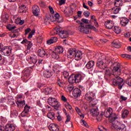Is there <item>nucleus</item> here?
Instances as JSON below:
<instances>
[{"label": "nucleus", "mask_w": 131, "mask_h": 131, "mask_svg": "<svg viewBox=\"0 0 131 131\" xmlns=\"http://www.w3.org/2000/svg\"><path fill=\"white\" fill-rule=\"evenodd\" d=\"M76 52V49L75 48H71L70 49L67 53V56L68 57L69 59H72V58H74L75 57V53Z\"/></svg>", "instance_id": "1a4fd4ad"}, {"label": "nucleus", "mask_w": 131, "mask_h": 131, "mask_svg": "<svg viewBox=\"0 0 131 131\" xmlns=\"http://www.w3.org/2000/svg\"><path fill=\"white\" fill-rule=\"evenodd\" d=\"M91 20L93 22H95L96 21H97V18H96V16H95V15H92L91 16Z\"/></svg>", "instance_id": "69168bd1"}, {"label": "nucleus", "mask_w": 131, "mask_h": 131, "mask_svg": "<svg viewBox=\"0 0 131 131\" xmlns=\"http://www.w3.org/2000/svg\"><path fill=\"white\" fill-rule=\"evenodd\" d=\"M16 104L18 107H23L25 105V101H16Z\"/></svg>", "instance_id": "4c0bfd02"}, {"label": "nucleus", "mask_w": 131, "mask_h": 131, "mask_svg": "<svg viewBox=\"0 0 131 131\" xmlns=\"http://www.w3.org/2000/svg\"><path fill=\"white\" fill-rule=\"evenodd\" d=\"M113 47H114V48H116L117 49H118L121 47V45L119 43H117L116 42H113L112 43Z\"/></svg>", "instance_id": "a19ab883"}, {"label": "nucleus", "mask_w": 131, "mask_h": 131, "mask_svg": "<svg viewBox=\"0 0 131 131\" xmlns=\"http://www.w3.org/2000/svg\"><path fill=\"white\" fill-rule=\"evenodd\" d=\"M39 5L41 8H45V7H46V3L43 1H40L39 2Z\"/></svg>", "instance_id": "3c124183"}, {"label": "nucleus", "mask_w": 131, "mask_h": 131, "mask_svg": "<svg viewBox=\"0 0 131 131\" xmlns=\"http://www.w3.org/2000/svg\"><path fill=\"white\" fill-rule=\"evenodd\" d=\"M16 129V126L14 124H7L5 126L6 131H14Z\"/></svg>", "instance_id": "f8f14e48"}, {"label": "nucleus", "mask_w": 131, "mask_h": 131, "mask_svg": "<svg viewBox=\"0 0 131 131\" xmlns=\"http://www.w3.org/2000/svg\"><path fill=\"white\" fill-rule=\"evenodd\" d=\"M90 29H92L94 31H97V29L94 26H92L91 25H85L83 23H81V26L78 27V30L82 33H85L88 34V33H90Z\"/></svg>", "instance_id": "20e7f679"}, {"label": "nucleus", "mask_w": 131, "mask_h": 131, "mask_svg": "<svg viewBox=\"0 0 131 131\" xmlns=\"http://www.w3.org/2000/svg\"><path fill=\"white\" fill-rule=\"evenodd\" d=\"M11 117H14L16 118L17 116H18V113L16 112V111H14L11 113Z\"/></svg>", "instance_id": "79ce46f5"}, {"label": "nucleus", "mask_w": 131, "mask_h": 131, "mask_svg": "<svg viewBox=\"0 0 131 131\" xmlns=\"http://www.w3.org/2000/svg\"><path fill=\"white\" fill-rule=\"evenodd\" d=\"M28 61L30 64H31V65H32L33 66H34L36 62H37V57H36V55H31L30 57V58L28 60Z\"/></svg>", "instance_id": "9b49d317"}, {"label": "nucleus", "mask_w": 131, "mask_h": 131, "mask_svg": "<svg viewBox=\"0 0 131 131\" xmlns=\"http://www.w3.org/2000/svg\"><path fill=\"white\" fill-rule=\"evenodd\" d=\"M54 18L55 19V20H54V22H57L58 23H61L62 22V20H59L60 19V15H59V13H56L54 15Z\"/></svg>", "instance_id": "e433bc0d"}, {"label": "nucleus", "mask_w": 131, "mask_h": 131, "mask_svg": "<svg viewBox=\"0 0 131 131\" xmlns=\"http://www.w3.org/2000/svg\"><path fill=\"white\" fill-rule=\"evenodd\" d=\"M2 20L6 23L8 20H9V15L7 14H3L2 16Z\"/></svg>", "instance_id": "f704fd0d"}, {"label": "nucleus", "mask_w": 131, "mask_h": 131, "mask_svg": "<svg viewBox=\"0 0 131 131\" xmlns=\"http://www.w3.org/2000/svg\"><path fill=\"white\" fill-rule=\"evenodd\" d=\"M7 29H9L10 31L14 30V29H16V27L14 25L9 24L7 26Z\"/></svg>", "instance_id": "ea45409f"}, {"label": "nucleus", "mask_w": 131, "mask_h": 131, "mask_svg": "<svg viewBox=\"0 0 131 131\" xmlns=\"http://www.w3.org/2000/svg\"><path fill=\"white\" fill-rule=\"evenodd\" d=\"M81 123L82 125H84V126H85V127H89V124H88V123H86L84 120H82V121H81Z\"/></svg>", "instance_id": "8fccbe9b"}, {"label": "nucleus", "mask_w": 131, "mask_h": 131, "mask_svg": "<svg viewBox=\"0 0 131 131\" xmlns=\"http://www.w3.org/2000/svg\"><path fill=\"white\" fill-rule=\"evenodd\" d=\"M61 68H62V67L58 64H55L53 66V70L54 71H56V72H59L61 71Z\"/></svg>", "instance_id": "bb28decb"}, {"label": "nucleus", "mask_w": 131, "mask_h": 131, "mask_svg": "<svg viewBox=\"0 0 131 131\" xmlns=\"http://www.w3.org/2000/svg\"><path fill=\"white\" fill-rule=\"evenodd\" d=\"M111 69L113 72V75L114 77L112 79V82L114 85H118V88L119 90H121L122 89V86L124 85V81H123V79L120 78L119 75H120V73H121V71L120 70V68L118 65V62H115L112 65V67H111Z\"/></svg>", "instance_id": "f257e3e1"}, {"label": "nucleus", "mask_w": 131, "mask_h": 131, "mask_svg": "<svg viewBox=\"0 0 131 131\" xmlns=\"http://www.w3.org/2000/svg\"><path fill=\"white\" fill-rule=\"evenodd\" d=\"M69 121H70V116H69V115H68L67 116V120L66 121V123H68V122H69Z\"/></svg>", "instance_id": "e2e57ef3"}, {"label": "nucleus", "mask_w": 131, "mask_h": 131, "mask_svg": "<svg viewBox=\"0 0 131 131\" xmlns=\"http://www.w3.org/2000/svg\"><path fill=\"white\" fill-rule=\"evenodd\" d=\"M75 77L76 78V83H78L81 81V79H83L81 74L75 75Z\"/></svg>", "instance_id": "b1692460"}, {"label": "nucleus", "mask_w": 131, "mask_h": 131, "mask_svg": "<svg viewBox=\"0 0 131 131\" xmlns=\"http://www.w3.org/2000/svg\"><path fill=\"white\" fill-rule=\"evenodd\" d=\"M104 115L107 118H109L110 122L113 123L115 119H117V116L115 113H113V110L110 107L105 110Z\"/></svg>", "instance_id": "7ed1b4c3"}, {"label": "nucleus", "mask_w": 131, "mask_h": 131, "mask_svg": "<svg viewBox=\"0 0 131 131\" xmlns=\"http://www.w3.org/2000/svg\"><path fill=\"white\" fill-rule=\"evenodd\" d=\"M62 75L64 76V78H67V77L69 76V73L67 71H65L62 73Z\"/></svg>", "instance_id": "de8ad7c7"}, {"label": "nucleus", "mask_w": 131, "mask_h": 131, "mask_svg": "<svg viewBox=\"0 0 131 131\" xmlns=\"http://www.w3.org/2000/svg\"><path fill=\"white\" fill-rule=\"evenodd\" d=\"M57 84L60 86V88H63V83L61 82V80L60 79H58L57 81Z\"/></svg>", "instance_id": "4d7b16f0"}, {"label": "nucleus", "mask_w": 131, "mask_h": 131, "mask_svg": "<svg viewBox=\"0 0 131 131\" xmlns=\"http://www.w3.org/2000/svg\"><path fill=\"white\" fill-rule=\"evenodd\" d=\"M48 8H49V11L51 14H54V13H55V11H54V9L53 8V7H52V6H49L48 7Z\"/></svg>", "instance_id": "13d9d810"}, {"label": "nucleus", "mask_w": 131, "mask_h": 131, "mask_svg": "<svg viewBox=\"0 0 131 131\" xmlns=\"http://www.w3.org/2000/svg\"><path fill=\"white\" fill-rule=\"evenodd\" d=\"M90 12L88 11H85L83 13V15L85 17H86V18H88V17H90Z\"/></svg>", "instance_id": "864d4df0"}, {"label": "nucleus", "mask_w": 131, "mask_h": 131, "mask_svg": "<svg viewBox=\"0 0 131 131\" xmlns=\"http://www.w3.org/2000/svg\"><path fill=\"white\" fill-rule=\"evenodd\" d=\"M129 112L127 110H124L122 111V118H125L127 117V115H128Z\"/></svg>", "instance_id": "72a5a7b5"}, {"label": "nucleus", "mask_w": 131, "mask_h": 131, "mask_svg": "<svg viewBox=\"0 0 131 131\" xmlns=\"http://www.w3.org/2000/svg\"><path fill=\"white\" fill-rule=\"evenodd\" d=\"M35 31L34 30H33L29 34V36L28 37V38L30 39L32 38L33 35L34 34V33Z\"/></svg>", "instance_id": "09e8293b"}, {"label": "nucleus", "mask_w": 131, "mask_h": 131, "mask_svg": "<svg viewBox=\"0 0 131 131\" xmlns=\"http://www.w3.org/2000/svg\"><path fill=\"white\" fill-rule=\"evenodd\" d=\"M48 103L50 106H52L56 110H58L61 106V103H60L55 98H49L48 99Z\"/></svg>", "instance_id": "423d86ee"}, {"label": "nucleus", "mask_w": 131, "mask_h": 131, "mask_svg": "<svg viewBox=\"0 0 131 131\" xmlns=\"http://www.w3.org/2000/svg\"><path fill=\"white\" fill-rule=\"evenodd\" d=\"M50 53L51 55V57L53 59L58 60L60 58V56H59V54L55 51L50 50Z\"/></svg>", "instance_id": "aec40b11"}, {"label": "nucleus", "mask_w": 131, "mask_h": 131, "mask_svg": "<svg viewBox=\"0 0 131 131\" xmlns=\"http://www.w3.org/2000/svg\"><path fill=\"white\" fill-rule=\"evenodd\" d=\"M81 91L78 88H75L73 91L74 97H78L81 95Z\"/></svg>", "instance_id": "6ab92c4d"}, {"label": "nucleus", "mask_w": 131, "mask_h": 131, "mask_svg": "<svg viewBox=\"0 0 131 131\" xmlns=\"http://www.w3.org/2000/svg\"><path fill=\"white\" fill-rule=\"evenodd\" d=\"M120 10H121V9L119 7L114 8L112 9V13H113L114 14H118Z\"/></svg>", "instance_id": "58836bf2"}, {"label": "nucleus", "mask_w": 131, "mask_h": 131, "mask_svg": "<svg viewBox=\"0 0 131 131\" xmlns=\"http://www.w3.org/2000/svg\"><path fill=\"white\" fill-rule=\"evenodd\" d=\"M114 31L115 33H117V34H119L120 32H121V29L119 26H116L114 28Z\"/></svg>", "instance_id": "c9c22d12"}, {"label": "nucleus", "mask_w": 131, "mask_h": 131, "mask_svg": "<svg viewBox=\"0 0 131 131\" xmlns=\"http://www.w3.org/2000/svg\"><path fill=\"white\" fill-rule=\"evenodd\" d=\"M12 52V48L11 46H6L3 48L1 54L4 56H10Z\"/></svg>", "instance_id": "6e6552de"}, {"label": "nucleus", "mask_w": 131, "mask_h": 131, "mask_svg": "<svg viewBox=\"0 0 131 131\" xmlns=\"http://www.w3.org/2000/svg\"><path fill=\"white\" fill-rule=\"evenodd\" d=\"M30 73H31V72H30V70H29V69H26L24 72L25 78H27V77H29Z\"/></svg>", "instance_id": "c756f323"}, {"label": "nucleus", "mask_w": 131, "mask_h": 131, "mask_svg": "<svg viewBox=\"0 0 131 131\" xmlns=\"http://www.w3.org/2000/svg\"><path fill=\"white\" fill-rule=\"evenodd\" d=\"M69 35V33L67 31H62L60 33L59 36L61 38H66V37H68Z\"/></svg>", "instance_id": "412c9836"}, {"label": "nucleus", "mask_w": 131, "mask_h": 131, "mask_svg": "<svg viewBox=\"0 0 131 131\" xmlns=\"http://www.w3.org/2000/svg\"><path fill=\"white\" fill-rule=\"evenodd\" d=\"M94 66H95V62H94V61H90L86 64V68L88 69H91V70H93Z\"/></svg>", "instance_id": "4be33fe9"}, {"label": "nucleus", "mask_w": 131, "mask_h": 131, "mask_svg": "<svg viewBox=\"0 0 131 131\" xmlns=\"http://www.w3.org/2000/svg\"><path fill=\"white\" fill-rule=\"evenodd\" d=\"M64 11L66 13H69L70 14H71L72 13V8H67L65 9Z\"/></svg>", "instance_id": "49530a36"}, {"label": "nucleus", "mask_w": 131, "mask_h": 131, "mask_svg": "<svg viewBox=\"0 0 131 131\" xmlns=\"http://www.w3.org/2000/svg\"><path fill=\"white\" fill-rule=\"evenodd\" d=\"M96 95L92 92H88L85 95V99L87 101H90L89 104L90 106H94L97 103L96 102V100L95 99V97Z\"/></svg>", "instance_id": "39448f33"}, {"label": "nucleus", "mask_w": 131, "mask_h": 131, "mask_svg": "<svg viewBox=\"0 0 131 131\" xmlns=\"http://www.w3.org/2000/svg\"><path fill=\"white\" fill-rule=\"evenodd\" d=\"M30 30H31L30 29V28H28L27 29L25 30V35H27V34L28 33H29V32H30Z\"/></svg>", "instance_id": "0e129e2a"}, {"label": "nucleus", "mask_w": 131, "mask_h": 131, "mask_svg": "<svg viewBox=\"0 0 131 131\" xmlns=\"http://www.w3.org/2000/svg\"><path fill=\"white\" fill-rule=\"evenodd\" d=\"M121 57H122V58H124L125 59H127L128 60L131 59V55L128 54H122Z\"/></svg>", "instance_id": "c03bdc74"}, {"label": "nucleus", "mask_w": 131, "mask_h": 131, "mask_svg": "<svg viewBox=\"0 0 131 131\" xmlns=\"http://www.w3.org/2000/svg\"><path fill=\"white\" fill-rule=\"evenodd\" d=\"M69 82L70 83H75L76 82V80L75 78V75H72L69 78Z\"/></svg>", "instance_id": "c85d7f7f"}, {"label": "nucleus", "mask_w": 131, "mask_h": 131, "mask_svg": "<svg viewBox=\"0 0 131 131\" xmlns=\"http://www.w3.org/2000/svg\"><path fill=\"white\" fill-rule=\"evenodd\" d=\"M32 12L34 16H38L40 12L39 7L37 5L33 6L32 8Z\"/></svg>", "instance_id": "ddd939ff"}, {"label": "nucleus", "mask_w": 131, "mask_h": 131, "mask_svg": "<svg viewBox=\"0 0 131 131\" xmlns=\"http://www.w3.org/2000/svg\"><path fill=\"white\" fill-rule=\"evenodd\" d=\"M47 117L51 120H54L55 119V113L54 112H49L47 114Z\"/></svg>", "instance_id": "473e14b6"}, {"label": "nucleus", "mask_w": 131, "mask_h": 131, "mask_svg": "<svg viewBox=\"0 0 131 131\" xmlns=\"http://www.w3.org/2000/svg\"><path fill=\"white\" fill-rule=\"evenodd\" d=\"M28 112H26V111H24L21 113V115L22 117H25V116H27L28 115Z\"/></svg>", "instance_id": "603ef678"}, {"label": "nucleus", "mask_w": 131, "mask_h": 131, "mask_svg": "<svg viewBox=\"0 0 131 131\" xmlns=\"http://www.w3.org/2000/svg\"><path fill=\"white\" fill-rule=\"evenodd\" d=\"M49 129L50 130L52 131H59L60 130V129L59 128V127L58 126V125L56 124L52 123L50 124L49 126Z\"/></svg>", "instance_id": "2eb2a0df"}, {"label": "nucleus", "mask_w": 131, "mask_h": 131, "mask_svg": "<svg viewBox=\"0 0 131 131\" xmlns=\"http://www.w3.org/2000/svg\"><path fill=\"white\" fill-rule=\"evenodd\" d=\"M126 83L128 86H131V77H128L126 80Z\"/></svg>", "instance_id": "a18cd8bd"}, {"label": "nucleus", "mask_w": 131, "mask_h": 131, "mask_svg": "<svg viewBox=\"0 0 131 131\" xmlns=\"http://www.w3.org/2000/svg\"><path fill=\"white\" fill-rule=\"evenodd\" d=\"M104 58H105V56H104V55H99V58L97 63V66L98 67V68L103 70L101 72H105V74L110 75V70L107 68V66L106 65H110V66H111V68H112V65H113V64H114L115 62H112L110 61V60L106 61V60L104 59Z\"/></svg>", "instance_id": "f03ea898"}, {"label": "nucleus", "mask_w": 131, "mask_h": 131, "mask_svg": "<svg viewBox=\"0 0 131 131\" xmlns=\"http://www.w3.org/2000/svg\"><path fill=\"white\" fill-rule=\"evenodd\" d=\"M90 114H91L92 116H98V115H99L98 108L94 107L90 110Z\"/></svg>", "instance_id": "dca6fc26"}, {"label": "nucleus", "mask_w": 131, "mask_h": 131, "mask_svg": "<svg viewBox=\"0 0 131 131\" xmlns=\"http://www.w3.org/2000/svg\"><path fill=\"white\" fill-rule=\"evenodd\" d=\"M58 40V38L57 37H52L50 39L48 40L47 41V45H52V43H54L55 42H56V41Z\"/></svg>", "instance_id": "393cba45"}, {"label": "nucleus", "mask_w": 131, "mask_h": 131, "mask_svg": "<svg viewBox=\"0 0 131 131\" xmlns=\"http://www.w3.org/2000/svg\"><path fill=\"white\" fill-rule=\"evenodd\" d=\"M75 110L78 114H81V111L78 107H75Z\"/></svg>", "instance_id": "680f3d73"}, {"label": "nucleus", "mask_w": 131, "mask_h": 131, "mask_svg": "<svg viewBox=\"0 0 131 131\" xmlns=\"http://www.w3.org/2000/svg\"><path fill=\"white\" fill-rule=\"evenodd\" d=\"M82 58V52L80 51H76L75 54V59L77 61H79Z\"/></svg>", "instance_id": "4468645a"}, {"label": "nucleus", "mask_w": 131, "mask_h": 131, "mask_svg": "<svg viewBox=\"0 0 131 131\" xmlns=\"http://www.w3.org/2000/svg\"><path fill=\"white\" fill-rule=\"evenodd\" d=\"M81 20L82 21V22H83V23H85V24H89L88 19H86L85 18H82Z\"/></svg>", "instance_id": "338daca9"}, {"label": "nucleus", "mask_w": 131, "mask_h": 131, "mask_svg": "<svg viewBox=\"0 0 131 131\" xmlns=\"http://www.w3.org/2000/svg\"><path fill=\"white\" fill-rule=\"evenodd\" d=\"M112 128L116 129L117 131H126V126L124 124H116L113 122L112 125Z\"/></svg>", "instance_id": "0eeeda50"}, {"label": "nucleus", "mask_w": 131, "mask_h": 131, "mask_svg": "<svg viewBox=\"0 0 131 131\" xmlns=\"http://www.w3.org/2000/svg\"><path fill=\"white\" fill-rule=\"evenodd\" d=\"M62 32V29L59 27H56L54 30L51 32V35H54L55 34H58L60 36V33Z\"/></svg>", "instance_id": "a211bd4d"}, {"label": "nucleus", "mask_w": 131, "mask_h": 131, "mask_svg": "<svg viewBox=\"0 0 131 131\" xmlns=\"http://www.w3.org/2000/svg\"><path fill=\"white\" fill-rule=\"evenodd\" d=\"M58 55H60V54H62L63 52H64V50H63V48L61 46H58L55 48V50H54Z\"/></svg>", "instance_id": "a878e982"}, {"label": "nucleus", "mask_w": 131, "mask_h": 131, "mask_svg": "<svg viewBox=\"0 0 131 131\" xmlns=\"http://www.w3.org/2000/svg\"><path fill=\"white\" fill-rule=\"evenodd\" d=\"M98 129L100 131H107V129H106V128H105V127H104L102 126H99Z\"/></svg>", "instance_id": "6e6d98bb"}, {"label": "nucleus", "mask_w": 131, "mask_h": 131, "mask_svg": "<svg viewBox=\"0 0 131 131\" xmlns=\"http://www.w3.org/2000/svg\"><path fill=\"white\" fill-rule=\"evenodd\" d=\"M44 77H46V78H49L53 75V73L52 72H50L48 70H46L43 73Z\"/></svg>", "instance_id": "5701e85b"}, {"label": "nucleus", "mask_w": 131, "mask_h": 131, "mask_svg": "<svg viewBox=\"0 0 131 131\" xmlns=\"http://www.w3.org/2000/svg\"><path fill=\"white\" fill-rule=\"evenodd\" d=\"M129 22V20H128V19H127L126 17H124L120 18V25L123 27H125V26L128 24Z\"/></svg>", "instance_id": "9d476101"}, {"label": "nucleus", "mask_w": 131, "mask_h": 131, "mask_svg": "<svg viewBox=\"0 0 131 131\" xmlns=\"http://www.w3.org/2000/svg\"><path fill=\"white\" fill-rule=\"evenodd\" d=\"M38 55L39 57H45L46 56V51L43 49H39L38 50Z\"/></svg>", "instance_id": "7c9ffc66"}, {"label": "nucleus", "mask_w": 131, "mask_h": 131, "mask_svg": "<svg viewBox=\"0 0 131 131\" xmlns=\"http://www.w3.org/2000/svg\"><path fill=\"white\" fill-rule=\"evenodd\" d=\"M30 110V106H28V105H26L24 111H26L28 113H29Z\"/></svg>", "instance_id": "5fc2aeb1"}, {"label": "nucleus", "mask_w": 131, "mask_h": 131, "mask_svg": "<svg viewBox=\"0 0 131 131\" xmlns=\"http://www.w3.org/2000/svg\"><path fill=\"white\" fill-rule=\"evenodd\" d=\"M13 36H11V37H16L17 36H19V32H18V29L15 30L13 31Z\"/></svg>", "instance_id": "37998d69"}, {"label": "nucleus", "mask_w": 131, "mask_h": 131, "mask_svg": "<svg viewBox=\"0 0 131 131\" xmlns=\"http://www.w3.org/2000/svg\"><path fill=\"white\" fill-rule=\"evenodd\" d=\"M123 5L122 0H115L114 5L115 7H121Z\"/></svg>", "instance_id": "cd10ccee"}, {"label": "nucleus", "mask_w": 131, "mask_h": 131, "mask_svg": "<svg viewBox=\"0 0 131 131\" xmlns=\"http://www.w3.org/2000/svg\"><path fill=\"white\" fill-rule=\"evenodd\" d=\"M27 45H28V49L29 50V49H31V47H32V43L30 42V41H28V43H27Z\"/></svg>", "instance_id": "bf43d9fd"}, {"label": "nucleus", "mask_w": 131, "mask_h": 131, "mask_svg": "<svg viewBox=\"0 0 131 131\" xmlns=\"http://www.w3.org/2000/svg\"><path fill=\"white\" fill-rule=\"evenodd\" d=\"M65 106H66V108H67V109H69L70 110H71V109H72V107L71 105L69 103H66V104H65Z\"/></svg>", "instance_id": "052dcab7"}, {"label": "nucleus", "mask_w": 131, "mask_h": 131, "mask_svg": "<svg viewBox=\"0 0 131 131\" xmlns=\"http://www.w3.org/2000/svg\"><path fill=\"white\" fill-rule=\"evenodd\" d=\"M43 92L45 91V95H49L53 92V89H52L51 88H45L42 90Z\"/></svg>", "instance_id": "2f4dec72"}, {"label": "nucleus", "mask_w": 131, "mask_h": 131, "mask_svg": "<svg viewBox=\"0 0 131 131\" xmlns=\"http://www.w3.org/2000/svg\"><path fill=\"white\" fill-rule=\"evenodd\" d=\"M20 20H21L20 18H17L15 19V23L16 24H19L20 22Z\"/></svg>", "instance_id": "774afa93"}, {"label": "nucleus", "mask_w": 131, "mask_h": 131, "mask_svg": "<svg viewBox=\"0 0 131 131\" xmlns=\"http://www.w3.org/2000/svg\"><path fill=\"white\" fill-rule=\"evenodd\" d=\"M105 27L106 28L108 29H112L114 26V22L112 20H107L105 23Z\"/></svg>", "instance_id": "f3484780"}]
</instances>
